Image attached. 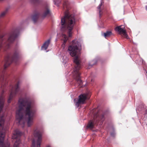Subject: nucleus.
Segmentation results:
<instances>
[{"label":"nucleus","mask_w":147,"mask_h":147,"mask_svg":"<svg viewBox=\"0 0 147 147\" xmlns=\"http://www.w3.org/2000/svg\"><path fill=\"white\" fill-rule=\"evenodd\" d=\"M18 108L16 111V122L23 127L26 121L28 127L32 125L36 112L34 101L29 97L20 98Z\"/></svg>","instance_id":"obj_1"},{"label":"nucleus","mask_w":147,"mask_h":147,"mask_svg":"<svg viewBox=\"0 0 147 147\" xmlns=\"http://www.w3.org/2000/svg\"><path fill=\"white\" fill-rule=\"evenodd\" d=\"M69 2L65 1L64 3L63 9L65 10L63 18L61 19V30L63 32L61 35V40L63 43L61 47L64 49L65 44L68 40L67 34L68 35L69 37H71L72 33V30L75 24V21L74 17L73 15H70L68 11V5Z\"/></svg>","instance_id":"obj_2"},{"label":"nucleus","mask_w":147,"mask_h":147,"mask_svg":"<svg viewBox=\"0 0 147 147\" xmlns=\"http://www.w3.org/2000/svg\"><path fill=\"white\" fill-rule=\"evenodd\" d=\"M80 45V43L76 40H74L69 47L68 51L70 55L71 56L74 57V62L75 65L73 73L74 78L79 85L80 87H82V82L80 78V73L79 71L82 67L81 60L79 57L80 50L79 47Z\"/></svg>","instance_id":"obj_3"},{"label":"nucleus","mask_w":147,"mask_h":147,"mask_svg":"<svg viewBox=\"0 0 147 147\" xmlns=\"http://www.w3.org/2000/svg\"><path fill=\"white\" fill-rule=\"evenodd\" d=\"M7 11V10H6L2 12L0 15V18L3 17ZM19 31V28H16L13 29L6 34L4 35L0 33V49L9 48L11 44L18 36Z\"/></svg>","instance_id":"obj_4"},{"label":"nucleus","mask_w":147,"mask_h":147,"mask_svg":"<svg viewBox=\"0 0 147 147\" xmlns=\"http://www.w3.org/2000/svg\"><path fill=\"white\" fill-rule=\"evenodd\" d=\"M4 104V103H0V113H2V115L0 116V147H10L9 143L5 144L3 142L5 134L8 129V127L4 125L5 116L3 110Z\"/></svg>","instance_id":"obj_5"},{"label":"nucleus","mask_w":147,"mask_h":147,"mask_svg":"<svg viewBox=\"0 0 147 147\" xmlns=\"http://www.w3.org/2000/svg\"><path fill=\"white\" fill-rule=\"evenodd\" d=\"M90 113L93 116V119L90 120L87 125V128L92 129L94 127V125H97L99 121H100V125L102 124L104 120V117L103 114L96 109H93L91 111Z\"/></svg>","instance_id":"obj_6"},{"label":"nucleus","mask_w":147,"mask_h":147,"mask_svg":"<svg viewBox=\"0 0 147 147\" xmlns=\"http://www.w3.org/2000/svg\"><path fill=\"white\" fill-rule=\"evenodd\" d=\"M51 14V11L49 4L45 3L42 5L39 13L37 12H35L32 16V19L34 22H35L37 20L39 15L42 18H45L49 16Z\"/></svg>","instance_id":"obj_7"},{"label":"nucleus","mask_w":147,"mask_h":147,"mask_svg":"<svg viewBox=\"0 0 147 147\" xmlns=\"http://www.w3.org/2000/svg\"><path fill=\"white\" fill-rule=\"evenodd\" d=\"M18 58V54L16 52L13 55L11 54H8L5 59L4 69H5L12 61L16 62Z\"/></svg>","instance_id":"obj_8"},{"label":"nucleus","mask_w":147,"mask_h":147,"mask_svg":"<svg viewBox=\"0 0 147 147\" xmlns=\"http://www.w3.org/2000/svg\"><path fill=\"white\" fill-rule=\"evenodd\" d=\"M34 134L35 138L37 140L36 141L34 139L33 140L31 147H40L42 140L41 134L40 131L36 130L34 131Z\"/></svg>","instance_id":"obj_9"},{"label":"nucleus","mask_w":147,"mask_h":147,"mask_svg":"<svg viewBox=\"0 0 147 147\" xmlns=\"http://www.w3.org/2000/svg\"><path fill=\"white\" fill-rule=\"evenodd\" d=\"M19 83L18 82L14 86L11 85L9 90V96L7 100L8 103H10L13 98L15 96L19 90Z\"/></svg>","instance_id":"obj_10"},{"label":"nucleus","mask_w":147,"mask_h":147,"mask_svg":"<svg viewBox=\"0 0 147 147\" xmlns=\"http://www.w3.org/2000/svg\"><path fill=\"white\" fill-rule=\"evenodd\" d=\"M90 96V94L89 92L80 95L78 100L75 102V105L77 107H79L81 104H84L86 100L89 99Z\"/></svg>","instance_id":"obj_11"},{"label":"nucleus","mask_w":147,"mask_h":147,"mask_svg":"<svg viewBox=\"0 0 147 147\" xmlns=\"http://www.w3.org/2000/svg\"><path fill=\"white\" fill-rule=\"evenodd\" d=\"M22 134V133L18 129H16L14 131L13 135L12 136L13 139H16L14 144V147H18L20 143V137Z\"/></svg>","instance_id":"obj_12"},{"label":"nucleus","mask_w":147,"mask_h":147,"mask_svg":"<svg viewBox=\"0 0 147 147\" xmlns=\"http://www.w3.org/2000/svg\"><path fill=\"white\" fill-rule=\"evenodd\" d=\"M115 30L119 32V34H121L124 37L127 38L128 36L126 33L125 30L121 28V26H119L115 28Z\"/></svg>","instance_id":"obj_13"},{"label":"nucleus","mask_w":147,"mask_h":147,"mask_svg":"<svg viewBox=\"0 0 147 147\" xmlns=\"http://www.w3.org/2000/svg\"><path fill=\"white\" fill-rule=\"evenodd\" d=\"M50 39H49L46 41L44 43L43 45L42 46V50H46L47 49L50 43Z\"/></svg>","instance_id":"obj_14"},{"label":"nucleus","mask_w":147,"mask_h":147,"mask_svg":"<svg viewBox=\"0 0 147 147\" xmlns=\"http://www.w3.org/2000/svg\"><path fill=\"white\" fill-rule=\"evenodd\" d=\"M103 2L102 1H101L99 5L97 7V9L98 10V11L99 13V15L100 16H101V12L102 9H103Z\"/></svg>","instance_id":"obj_15"},{"label":"nucleus","mask_w":147,"mask_h":147,"mask_svg":"<svg viewBox=\"0 0 147 147\" xmlns=\"http://www.w3.org/2000/svg\"><path fill=\"white\" fill-rule=\"evenodd\" d=\"M112 34V33L111 31H107L106 32L104 33V35L105 38L109 37Z\"/></svg>","instance_id":"obj_16"},{"label":"nucleus","mask_w":147,"mask_h":147,"mask_svg":"<svg viewBox=\"0 0 147 147\" xmlns=\"http://www.w3.org/2000/svg\"><path fill=\"white\" fill-rule=\"evenodd\" d=\"M96 60L93 61L89 63L88 67H87L88 68H90L92 66L96 64Z\"/></svg>","instance_id":"obj_17"},{"label":"nucleus","mask_w":147,"mask_h":147,"mask_svg":"<svg viewBox=\"0 0 147 147\" xmlns=\"http://www.w3.org/2000/svg\"><path fill=\"white\" fill-rule=\"evenodd\" d=\"M30 1L34 4H38L39 3V0H30Z\"/></svg>","instance_id":"obj_18"},{"label":"nucleus","mask_w":147,"mask_h":147,"mask_svg":"<svg viewBox=\"0 0 147 147\" xmlns=\"http://www.w3.org/2000/svg\"><path fill=\"white\" fill-rule=\"evenodd\" d=\"M111 136L114 137L115 135V132L114 131H113L111 133Z\"/></svg>","instance_id":"obj_19"},{"label":"nucleus","mask_w":147,"mask_h":147,"mask_svg":"<svg viewBox=\"0 0 147 147\" xmlns=\"http://www.w3.org/2000/svg\"><path fill=\"white\" fill-rule=\"evenodd\" d=\"M1 90H2V92H1V93H2V89H3L5 91H4V92H5V90H6V87H1Z\"/></svg>","instance_id":"obj_20"},{"label":"nucleus","mask_w":147,"mask_h":147,"mask_svg":"<svg viewBox=\"0 0 147 147\" xmlns=\"http://www.w3.org/2000/svg\"><path fill=\"white\" fill-rule=\"evenodd\" d=\"M54 1L55 3V4H57V0H54Z\"/></svg>","instance_id":"obj_21"},{"label":"nucleus","mask_w":147,"mask_h":147,"mask_svg":"<svg viewBox=\"0 0 147 147\" xmlns=\"http://www.w3.org/2000/svg\"><path fill=\"white\" fill-rule=\"evenodd\" d=\"M145 113L146 114H147V110H146L145 112Z\"/></svg>","instance_id":"obj_22"},{"label":"nucleus","mask_w":147,"mask_h":147,"mask_svg":"<svg viewBox=\"0 0 147 147\" xmlns=\"http://www.w3.org/2000/svg\"><path fill=\"white\" fill-rule=\"evenodd\" d=\"M46 147H50V146H46Z\"/></svg>","instance_id":"obj_23"},{"label":"nucleus","mask_w":147,"mask_h":147,"mask_svg":"<svg viewBox=\"0 0 147 147\" xmlns=\"http://www.w3.org/2000/svg\"><path fill=\"white\" fill-rule=\"evenodd\" d=\"M146 10L147 11V6H146Z\"/></svg>","instance_id":"obj_24"},{"label":"nucleus","mask_w":147,"mask_h":147,"mask_svg":"<svg viewBox=\"0 0 147 147\" xmlns=\"http://www.w3.org/2000/svg\"><path fill=\"white\" fill-rule=\"evenodd\" d=\"M3 0H0V1H3Z\"/></svg>","instance_id":"obj_25"}]
</instances>
